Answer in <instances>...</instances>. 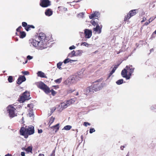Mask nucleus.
<instances>
[{"instance_id":"nucleus-1","label":"nucleus","mask_w":156,"mask_h":156,"mask_svg":"<svg viewBox=\"0 0 156 156\" xmlns=\"http://www.w3.org/2000/svg\"><path fill=\"white\" fill-rule=\"evenodd\" d=\"M34 133V127L31 125L28 126L27 128H25L22 127L20 130V133L21 135L23 136L24 137L27 138L28 135L33 134Z\"/></svg>"},{"instance_id":"nucleus-2","label":"nucleus","mask_w":156,"mask_h":156,"mask_svg":"<svg viewBox=\"0 0 156 156\" xmlns=\"http://www.w3.org/2000/svg\"><path fill=\"white\" fill-rule=\"evenodd\" d=\"M102 87V83H95L92 84L90 86L87 88L86 91L87 93H90L91 94L94 93V91L99 90Z\"/></svg>"},{"instance_id":"nucleus-3","label":"nucleus","mask_w":156,"mask_h":156,"mask_svg":"<svg viewBox=\"0 0 156 156\" xmlns=\"http://www.w3.org/2000/svg\"><path fill=\"white\" fill-rule=\"evenodd\" d=\"M38 87L39 88L42 90L46 94H48L51 92L52 94L54 96L56 93L55 91L53 89L50 90L49 88L42 82L39 83Z\"/></svg>"},{"instance_id":"nucleus-4","label":"nucleus","mask_w":156,"mask_h":156,"mask_svg":"<svg viewBox=\"0 0 156 156\" xmlns=\"http://www.w3.org/2000/svg\"><path fill=\"white\" fill-rule=\"evenodd\" d=\"M38 38L40 40L39 41L41 42V44L43 46L45 47L47 40L46 39V37L44 34L43 33H40L39 34Z\"/></svg>"},{"instance_id":"nucleus-5","label":"nucleus","mask_w":156,"mask_h":156,"mask_svg":"<svg viewBox=\"0 0 156 156\" xmlns=\"http://www.w3.org/2000/svg\"><path fill=\"white\" fill-rule=\"evenodd\" d=\"M7 109L10 117L12 118L15 116V111L16 109L13 106H11V105H9L7 108Z\"/></svg>"},{"instance_id":"nucleus-6","label":"nucleus","mask_w":156,"mask_h":156,"mask_svg":"<svg viewBox=\"0 0 156 156\" xmlns=\"http://www.w3.org/2000/svg\"><path fill=\"white\" fill-rule=\"evenodd\" d=\"M30 94L29 92L25 91L20 97V101L21 102H23L26 100H28L30 99L29 98Z\"/></svg>"},{"instance_id":"nucleus-7","label":"nucleus","mask_w":156,"mask_h":156,"mask_svg":"<svg viewBox=\"0 0 156 156\" xmlns=\"http://www.w3.org/2000/svg\"><path fill=\"white\" fill-rule=\"evenodd\" d=\"M37 38H36V39H34L33 40L31 43V44L34 47H37L38 45L40 47L41 49L45 48L46 47L44 46H43L41 44V42L39 41H38L37 40Z\"/></svg>"},{"instance_id":"nucleus-8","label":"nucleus","mask_w":156,"mask_h":156,"mask_svg":"<svg viewBox=\"0 0 156 156\" xmlns=\"http://www.w3.org/2000/svg\"><path fill=\"white\" fill-rule=\"evenodd\" d=\"M40 5L43 7H47L51 5V2L49 0H41Z\"/></svg>"},{"instance_id":"nucleus-9","label":"nucleus","mask_w":156,"mask_h":156,"mask_svg":"<svg viewBox=\"0 0 156 156\" xmlns=\"http://www.w3.org/2000/svg\"><path fill=\"white\" fill-rule=\"evenodd\" d=\"M84 34L86 38H89L92 36V31L90 30L85 29L84 30Z\"/></svg>"},{"instance_id":"nucleus-10","label":"nucleus","mask_w":156,"mask_h":156,"mask_svg":"<svg viewBox=\"0 0 156 156\" xmlns=\"http://www.w3.org/2000/svg\"><path fill=\"white\" fill-rule=\"evenodd\" d=\"M26 78L24 76H20L17 80V83L19 85L20 84L26 80Z\"/></svg>"},{"instance_id":"nucleus-11","label":"nucleus","mask_w":156,"mask_h":156,"mask_svg":"<svg viewBox=\"0 0 156 156\" xmlns=\"http://www.w3.org/2000/svg\"><path fill=\"white\" fill-rule=\"evenodd\" d=\"M121 75L124 78H125L127 80L129 79L130 78L129 76H127V69H124L121 72Z\"/></svg>"},{"instance_id":"nucleus-12","label":"nucleus","mask_w":156,"mask_h":156,"mask_svg":"<svg viewBox=\"0 0 156 156\" xmlns=\"http://www.w3.org/2000/svg\"><path fill=\"white\" fill-rule=\"evenodd\" d=\"M59 123H58L54 126L50 127V128L52 130V131L55 132V133L59 130Z\"/></svg>"},{"instance_id":"nucleus-13","label":"nucleus","mask_w":156,"mask_h":156,"mask_svg":"<svg viewBox=\"0 0 156 156\" xmlns=\"http://www.w3.org/2000/svg\"><path fill=\"white\" fill-rule=\"evenodd\" d=\"M101 28L102 26L101 25L99 26V24L97 25L96 26V27L94 28L93 30L94 31L96 32L98 31V34H100L101 32Z\"/></svg>"},{"instance_id":"nucleus-14","label":"nucleus","mask_w":156,"mask_h":156,"mask_svg":"<svg viewBox=\"0 0 156 156\" xmlns=\"http://www.w3.org/2000/svg\"><path fill=\"white\" fill-rule=\"evenodd\" d=\"M53 13L52 11L50 9H48L46 10L45 14L46 16H51Z\"/></svg>"},{"instance_id":"nucleus-15","label":"nucleus","mask_w":156,"mask_h":156,"mask_svg":"<svg viewBox=\"0 0 156 156\" xmlns=\"http://www.w3.org/2000/svg\"><path fill=\"white\" fill-rule=\"evenodd\" d=\"M37 76L41 78H47L45 73L41 71L38 72L37 73Z\"/></svg>"},{"instance_id":"nucleus-16","label":"nucleus","mask_w":156,"mask_h":156,"mask_svg":"<svg viewBox=\"0 0 156 156\" xmlns=\"http://www.w3.org/2000/svg\"><path fill=\"white\" fill-rule=\"evenodd\" d=\"M132 65H129V66H126V68L127 70H129V74H131L133 72L134 69V68H132Z\"/></svg>"},{"instance_id":"nucleus-17","label":"nucleus","mask_w":156,"mask_h":156,"mask_svg":"<svg viewBox=\"0 0 156 156\" xmlns=\"http://www.w3.org/2000/svg\"><path fill=\"white\" fill-rule=\"evenodd\" d=\"M99 15L98 12H95L94 13L92 14L89 16V18L90 19H93L94 17H98Z\"/></svg>"},{"instance_id":"nucleus-18","label":"nucleus","mask_w":156,"mask_h":156,"mask_svg":"<svg viewBox=\"0 0 156 156\" xmlns=\"http://www.w3.org/2000/svg\"><path fill=\"white\" fill-rule=\"evenodd\" d=\"M136 9H133L130 11L129 14L131 17L135 15L136 14Z\"/></svg>"},{"instance_id":"nucleus-19","label":"nucleus","mask_w":156,"mask_h":156,"mask_svg":"<svg viewBox=\"0 0 156 156\" xmlns=\"http://www.w3.org/2000/svg\"><path fill=\"white\" fill-rule=\"evenodd\" d=\"M68 56L69 57H72L74 56H76V52L73 50L68 55Z\"/></svg>"},{"instance_id":"nucleus-20","label":"nucleus","mask_w":156,"mask_h":156,"mask_svg":"<svg viewBox=\"0 0 156 156\" xmlns=\"http://www.w3.org/2000/svg\"><path fill=\"white\" fill-rule=\"evenodd\" d=\"M26 35V34L24 31H20V37L21 38H24Z\"/></svg>"},{"instance_id":"nucleus-21","label":"nucleus","mask_w":156,"mask_h":156,"mask_svg":"<svg viewBox=\"0 0 156 156\" xmlns=\"http://www.w3.org/2000/svg\"><path fill=\"white\" fill-rule=\"evenodd\" d=\"M25 150L27 152H31L32 150V147L31 146H29L27 148H25Z\"/></svg>"},{"instance_id":"nucleus-22","label":"nucleus","mask_w":156,"mask_h":156,"mask_svg":"<svg viewBox=\"0 0 156 156\" xmlns=\"http://www.w3.org/2000/svg\"><path fill=\"white\" fill-rule=\"evenodd\" d=\"M76 56L81 55L83 52L82 50H81L76 51Z\"/></svg>"},{"instance_id":"nucleus-23","label":"nucleus","mask_w":156,"mask_h":156,"mask_svg":"<svg viewBox=\"0 0 156 156\" xmlns=\"http://www.w3.org/2000/svg\"><path fill=\"white\" fill-rule=\"evenodd\" d=\"M72 128V126L70 125H67L65 126L63 129L66 130H70Z\"/></svg>"},{"instance_id":"nucleus-24","label":"nucleus","mask_w":156,"mask_h":156,"mask_svg":"<svg viewBox=\"0 0 156 156\" xmlns=\"http://www.w3.org/2000/svg\"><path fill=\"white\" fill-rule=\"evenodd\" d=\"M55 119V118L52 117L51 118L49 121V126H50L51 124L54 122V120Z\"/></svg>"},{"instance_id":"nucleus-25","label":"nucleus","mask_w":156,"mask_h":156,"mask_svg":"<svg viewBox=\"0 0 156 156\" xmlns=\"http://www.w3.org/2000/svg\"><path fill=\"white\" fill-rule=\"evenodd\" d=\"M123 82V80L122 79H121L118 80L116 82V83L118 85H120L122 84Z\"/></svg>"},{"instance_id":"nucleus-26","label":"nucleus","mask_w":156,"mask_h":156,"mask_svg":"<svg viewBox=\"0 0 156 156\" xmlns=\"http://www.w3.org/2000/svg\"><path fill=\"white\" fill-rule=\"evenodd\" d=\"M62 63L63 62H60L57 64V67L58 69H62L61 66L62 65Z\"/></svg>"},{"instance_id":"nucleus-27","label":"nucleus","mask_w":156,"mask_h":156,"mask_svg":"<svg viewBox=\"0 0 156 156\" xmlns=\"http://www.w3.org/2000/svg\"><path fill=\"white\" fill-rule=\"evenodd\" d=\"M61 106L62 107L64 108H66L68 106H69L66 102V103H62Z\"/></svg>"},{"instance_id":"nucleus-28","label":"nucleus","mask_w":156,"mask_h":156,"mask_svg":"<svg viewBox=\"0 0 156 156\" xmlns=\"http://www.w3.org/2000/svg\"><path fill=\"white\" fill-rule=\"evenodd\" d=\"M62 78H60L59 79H57L55 80V83L59 84L62 81Z\"/></svg>"},{"instance_id":"nucleus-29","label":"nucleus","mask_w":156,"mask_h":156,"mask_svg":"<svg viewBox=\"0 0 156 156\" xmlns=\"http://www.w3.org/2000/svg\"><path fill=\"white\" fill-rule=\"evenodd\" d=\"M116 69L115 68H113L112 71L109 73L108 77L109 78L115 72Z\"/></svg>"},{"instance_id":"nucleus-30","label":"nucleus","mask_w":156,"mask_h":156,"mask_svg":"<svg viewBox=\"0 0 156 156\" xmlns=\"http://www.w3.org/2000/svg\"><path fill=\"white\" fill-rule=\"evenodd\" d=\"M29 115L30 117H33L34 115L32 109L30 110L29 112Z\"/></svg>"},{"instance_id":"nucleus-31","label":"nucleus","mask_w":156,"mask_h":156,"mask_svg":"<svg viewBox=\"0 0 156 156\" xmlns=\"http://www.w3.org/2000/svg\"><path fill=\"white\" fill-rule=\"evenodd\" d=\"M90 23L92 24L94 26L95 25L97 26V25H98L100 24V23H97L93 20H91L90 21Z\"/></svg>"},{"instance_id":"nucleus-32","label":"nucleus","mask_w":156,"mask_h":156,"mask_svg":"<svg viewBox=\"0 0 156 156\" xmlns=\"http://www.w3.org/2000/svg\"><path fill=\"white\" fill-rule=\"evenodd\" d=\"M8 81L9 83H12L13 81V77L12 76H9L8 79Z\"/></svg>"},{"instance_id":"nucleus-33","label":"nucleus","mask_w":156,"mask_h":156,"mask_svg":"<svg viewBox=\"0 0 156 156\" xmlns=\"http://www.w3.org/2000/svg\"><path fill=\"white\" fill-rule=\"evenodd\" d=\"M130 17V16L129 15V14H128L127 16H125L124 19V21L127 20H128L129 19Z\"/></svg>"},{"instance_id":"nucleus-34","label":"nucleus","mask_w":156,"mask_h":156,"mask_svg":"<svg viewBox=\"0 0 156 156\" xmlns=\"http://www.w3.org/2000/svg\"><path fill=\"white\" fill-rule=\"evenodd\" d=\"M74 90H75L74 89H69L67 90V93L68 94L70 93H71L73 92Z\"/></svg>"},{"instance_id":"nucleus-35","label":"nucleus","mask_w":156,"mask_h":156,"mask_svg":"<svg viewBox=\"0 0 156 156\" xmlns=\"http://www.w3.org/2000/svg\"><path fill=\"white\" fill-rule=\"evenodd\" d=\"M81 45L85 46H88L89 45V44H88V43H87V42H82L81 44Z\"/></svg>"},{"instance_id":"nucleus-36","label":"nucleus","mask_w":156,"mask_h":156,"mask_svg":"<svg viewBox=\"0 0 156 156\" xmlns=\"http://www.w3.org/2000/svg\"><path fill=\"white\" fill-rule=\"evenodd\" d=\"M56 108L55 107L52 108H51L50 115L55 110Z\"/></svg>"},{"instance_id":"nucleus-37","label":"nucleus","mask_w":156,"mask_h":156,"mask_svg":"<svg viewBox=\"0 0 156 156\" xmlns=\"http://www.w3.org/2000/svg\"><path fill=\"white\" fill-rule=\"evenodd\" d=\"M83 125L87 127L88 125L90 126V124L87 122H84L83 123Z\"/></svg>"},{"instance_id":"nucleus-38","label":"nucleus","mask_w":156,"mask_h":156,"mask_svg":"<svg viewBox=\"0 0 156 156\" xmlns=\"http://www.w3.org/2000/svg\"><path fill=\"white\" fill-rule=\"evenodd\" d=\"M95 131V129L94 128H91L90 129L89 132L90 133H92L94 132Z\"/></svg>"},{"instance_id":"nucleus-39","label":"nucleus","mask_w":156,"mask_h":156,"mask_svg":"<svg viewBox=\"0 0 156 156\" xmlns=\"http://www.w3.org/2000/svg\"><path fill=\"white\" fill-rule=\"evenodd\" d=\"M64 63L65 64H66L69 62V58H67L65 59L63 61Z\"/></svg>"},{"instance_id":"nucleus-40","label":"nucleus","mask_w":156,"mask_h":156,"mask_svg":"<svg viewBox=\"0 0 156 156\" xmlns=\"http://www.w3.org/2000/svg\"><path fill=\"white\" fill-rule=\"evenodd\" d=\"M93 19L92 20H93L94 21L97 22V23H98V18H93Z\"/></svg>"},{"instance_id":"nucleus-41","label":"nucleus","mask_w":156,"mask_h":156,"mask_svg":"<svg viewBox=\"0 0 156 156\" xmlns=\"http://www.w3.org/2000/svg\"><path fill=\"white\" fill-rule=\"evenodd\" d=\"M22 25L23 27H26L27 26V24L26 22H23L22 23Z\"/></svg>"},{"instance_id":"nucleus-42","label":"nucleus","mask_w":156,"mask_h":156,"mask_svg":"<svg viewBox=\"0 0 156 156\" xmlns=\"http://www.w3.org/2000/svg\"><path fill=\"white\" fill-rule=\"evenodd\" d=\"M30 27H29V25H28L27 27H25V30L27 31H28L29 30H30Z\"/></svg>"},{"instance_id":"nucleus-43","label":"nucleus","mask_w":156,"mask_h":156,"mask_svg":"<svg viewBox=\"0 0 156 156\" xmlns=\"http://www.w3.org/2000/svg\"><path fill=\"white\" fill-rule=\"evenodd\" d=\"M84 14V13L83 12H80L78 14V15L79 16H80L81 17H83V15Z\"/></svg>"},{"instance_id":"nucleus-44","label":"nucleus","mask_w":156,"mask_h":156,"mask_svg":"<svg viewBox=\"0 0 156 156\" xmlns=\"http://www.w3.org/2000/svg\"><path fill=\"white\" fill-rule=\"evenodd\" d=\"M22 73L23 74L25 75H27L29 74V72L27 71L22 72Z\"/></svg>"},{"instance_id":"nucleus-45","label":"nucleus","mask_w":156,"mask_h":156,"mask_svg":"<svg viewBox=\"0 0 156 156\" xmlns=\"http://www.w3.org/2000/svg\"><path fill=\"white\" fill-rule=\"evenodd\" d=\"M76 99V98H74L73 99H71L69 100L71 101V103L72 104L75 101Z\"/></svg>"},{"instance_id":"nucleus-46","label":"nucleus","mask_w":156,"mask_h":156,"mask_svg":"<svg viewBox=\"0 0 156 156\" xmlns=\"http://www.w3.org/2000/svg\"><path fill=\"white\" fill-rule=\"evenodd\" d=\"M27 58L29 60H31V59H32L33 58V57L32 56H31L30 55H28L27 57Z\"/></svg>"},{"instance_id":"nucleus-47","label":"nucleus","mask_w":156,"mask_h":156,"mask_svg":"<svg viewBox=\"0 0 156 156\" xmlns=\"http://www.w3.org/2000/svg\"><path fill=\"white\" fill-rule=\"evenodd\" d=\"M75 48H76L75 46L74 45H72V46H71L69 47V49L70 50H72L73 49Z\"/></svg>"},{"instance_id":"nucleus-48","label":"nucleus","mask_w":156,"mask_h":156,"mask_svg":"<svg viewBox=\"0 0 156 156\" xmlns=\"http://www.w3.org/2000/svg\"><path fill=\"white\" fill-rule=\"evenodd\" d=\"M34 105L33 104H28L27 105V107L29 108H33Z\"/></svg>"},{"instance_id":"nucleus-49","label":"nucleus","mask_w":156,"mask_h":156,"mask_svg":"<svg viewBox=\"0 0 156 156\" xmlns=\"http://www.w3.org/2000/svg\"><path fill=\"white\" fill-rule=\"evenodd\" d=\"M55 150H53L52 153L51 154L50 156H55Z\"/></svg>"},{"instance_id":"nucleus-50","label":"nucleus","mask_w":156,"mask_h":156,"mask_svg":"<svg viewBox=\"0 0 156 156\" xmlns=\"http://www.w3.org/2000/svg\"><path fill=\"white\" fill-rule=\"evenodd\" d=\"M66 103L69 106L70 104H72L71 103V101H70L69 100H68L66 102Z\"/></svg>"},{"instance_id":"nucleus-51","label":"nucleus","mask_w":156,"mask_h":156,"mask_svg":"<svg viewBox=\"0 0 156 156\" xmlns=\"http://www.w3.org/2000/svg\"><path fill=\"white\" fill-rule=\"evenodd\" d=\"M43 132V131H42V130L41 129H38V132L39 133H42Z\"/></svg>"},{"instance_id":"nucleus-52","label":"nucleus","mask_w":156,"mask_h":156,"mask_svg":"<svg viewBox=\"0 0 156 156\" xmlns=\"http://www.w3.org/2000/svg\"><path fill=\"white\" fill-rule=\"evenodd\" d=\"M151 22V21H150L149 20L148 22H146L144 24V25L147 26V25L149 23H150Z\"/></svg>"},{"instance_id":"nucleus-53","label":"nucleus","mask_w":156,"mask_h":156,"mask_svg":"<svg viewBox=\"0 0 156 156\" xmlns=\"http://www.w3.org/2000/svg\"><path fill=\"white\" fill-rule=\"evenodd\" d=\"M156 17H155V18H153V17H151V18H150V19H149V20H150V21L152 22L153 20Z\"/></svg>"},{"instance_id":"nucleus-54","label":"nucleus","mask_w":156,"mask_h":156,"mask_svg":"<svg viewBox=\"0 0 156 156\" xmlns=\"http://www.w3.org/2000/svg\"><path fill=\"white\" fill-rule=\"evenodd\" d=\"M22 28L21 26L19 27L16 30V31L18 32L19 31V30Z\"/></svg>"},{"instance_id":"nucleus-55","label":"nucleus","mask_w":156,"mask_h":156,"mask_svg":"<svg viewBox=\"0 0 156 156\" xmlns=\"http://www.w3.org/2000/svg\"><path fill=\"white\" fill-rule=\"evenodd\" d=\"M146 20V18H143V20L141 21V22L143 23L144 22L145 20Z\"/></svg>"},{"instance_id":"nucleus-56","label":"nucleus","mask_w":156,"mask_h":156,"mask_svg":"<svg viewBox=\"0 0 156 156\" xmlns=\"http://www.w3.org/2000/svg\"><path fill=\"white\" fill-rule=\"evenodd\" d=\"M21 155L22 156H25V153L24 152H21Z\"/></svg>"},{"instance_id":"nucleus-57","label":"nucleus","mask_w":156,"mask_h":156,"mask_svg":"<svg viewBox=\"0 0 156 156\" xmlns=\"http://www.w3.org/2000/svg\"><path fill=\"white\" fill-rule=\"evenodd\" d=\"M76 61V60H70L69 59V62H70V63H72L73 62H75Z\"/></svg>"},{"instance_id":"nucleus-58","label":"nucleus","mask_w":156,"mask_h":156,"mask_svg":"<svg viewBox=\"0 0 156 156\" xmlns=\"http://www.w3.org/2000/svg\"><path fill=\"white\" fill-rule=\"evenodd\" d=\"M125 147V146H121L120 147V149L123 150V148Z\"/></svg>"},{"instance_id":"nucleus-59","label":"nucleus","mask_w":156,"mask_h":156,"mask_svg":"<svg viewBox=\"0 0 156 156\" xmlns=\"http://www.w3.org/2000/svg\"><path fill=\"white\" fill-rule=\"evenodd\" d=\"M29 27H30V28H34L35 27H34L32 25H29Z\"/></svg>"},{"instance_id":"nucleus-60","label":"nucleus","mask_w":156,"mask_h":156,"mask_svg":"<svg viewBox=\"0 0 156 156\" xmlns=\"http://www.w3.org/2000/svg\"><path fill=\"white\" fill-rule=\"evenodd\" d=\"M119 65H115V66L114 67V68H115V69H116L118 68V67L119 66Z\"/></svg>"},{"instance_id":"nucleus-61","label":"nucleus","mask_w":156,"mask_h":156,"mask_svg":"<svg viewBox=\"0 0 156 156\" xmlns=\"http://www.w3.org/2000/svg\"><path fill=\"white\" fill-rule=\"evenodd\" d=\"M39 156H44V155L42 154H39Z\"/></svg>"},{"instance_id":"nucleus-62","label":"nucleus","mask_w":156,"mask_h":156,"mask_svg":"<svg viewBox=\"0 0 156 156\" xmlns=\"http://www.w3.org/2000/svg\"><path fill=\"white\" fill-rule=\"evenodd\" d=\"M5 156H12L10 154H6Z\"/></svg>"},{"instance_id":"nucleus-63","label":"nucleus","mask_w":156,"mask_h":156,"mask_svg":"<svg viewBox=\"0 0 156 156\" xmlns=\"http://www.w3.org/2000/svg\"><path fill=\"white\" fill-rule=\"evenodd\" d=\"M79 2V0H77V1H73L72 2Z\"/></svg>"},{"instance_id":"nucleus-64","label":"nucleus","mask_w":156,"mask_h":156,"mask_svg":"<svg viewBox=\"0 0 156 156\" xmlns=\"http://www.w3.org/2000/svg\"><path fill=\"white\" fill-rule=\"evenodd\" d=\"M79 77L80 78H81L83 77V76L82 75H81L80 74V75L79 74Z\"/></svg>"}]
</instances>
